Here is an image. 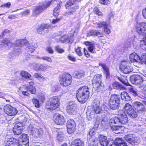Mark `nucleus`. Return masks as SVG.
Masks as SVG:
<instances>
[{"label":"nucleus","instance_id":"nucleus-38","mask_svg":"<svg viewBox=\"0 0 146 146\" xmlns=\"http://www.w3.org/2000/svg\"><path fill=\"white\" fill-rule=\"evenodd\" d=\"M128 114L129 116L132 118H136L137 116V113L134 110L131 111L130 112H129Z\"/></svg>","mask_w":146,"mask_h":146},{"label":"nucleus","instance_id":"nucleus-33","mask_svg":"<svg viewBox=\"0 0 146 146\" xmlns=\"http://www.w3.org/2000/svg\"><path fill=\"white\" fill-rule=\"evenodd\" d=\"M21 75L22 77L26 79H28L32 80L31 79V75L27 72L25 71H22L21 73Z\"/></svg>","mask_w":146,"mask_h":146},{"label":"nucleus","instance_id":"nucleus-58","mask_svg":"<svg viewBox=\"0 0 146 146\" xmlns=\"http://www.w3.org/2000/svg\"><path fill=\"white\" fill-rule=\"evenodd\" d=\"M46 50V51L50 54H52L53 52V50L50 46H48L47 47Z\"/></svg>","mask_w":146,"mask_h":146},{"label":"nucleus","instance_id":"nucleus-42","mask_svg":"<svg viewBox=\"0 0 146 146\" xmlns=\"http://www.w3.org/2000/svg\"><path fill=\"white\" fill-rule=\"evenodd\" d=\"M27 89L33 94H35L36 92V89L35 87L33 86H29L27 87Z\"/></svg>","mask_w":146,"mask_h":146},{"label":"nucleus","instance_id":"nucleus-56","mask_svg":"<svg viewBox=\"0 0 146 146\" xmlns=\"http://www.w3.org/2000/svg\"><path fill=\"white\" fill-rule=\"evenodd\" d=\"M129 62L128 61L124 60L122 61L121 63V65L120 66V69L121 68V67L123 66H127V64Z\"/></svg>","mask_w":146,"mask_h":146},{"label":"nucleus","instance_id":"nucleus-63","mask_svg":"<svg viewBox=\"0 0 146 146\" xmlns=\"http://www.w3.org/2000/svg\"><path fill=\"white\" fill-rule=\"evenodd\" d=\"M16 141L17 144H16V145H14V146H29V144H21V145H19V140H17Z\"/></svg>","mask_w":146,"mask_h":146},{"label":"nucleus","instance_id":"nucleus-26","mask_svg":"<svg viewBox=\"0 0 146 146\" xmlns=\"http://www.w3.org/2000/svg\"><path fill=\"white\" fill-rule=\"evenodd\" d=\"M29 42L26 39L19 40L16 41L15 45L16 46H21L23 45H27Z\"/></svg>","mask_w":146,"mask_h":146},{"label":"nucleus","instance_id":"nucleus-41","mask_svg":"<svg viewBox=\"0 0 146 146\" xmlns=\"http://www.w3.org/2000/svg\"><path fill=\"white\" fill-rule=\"evenodd\" d=\"M129 91L132 95L134 97H137L139 96L138 92L133 88H130Z\"/></svg>","mask_w":146,"mask_h":146},{"label":"nucleus","instance_id":"nucleus-47","mask_svg":"<svg viewBox=\"0 0 146 146\" xmlns=\"http://www.w3.org/2000/svg\"><path fill=\"white\" fill-rule=\"evenodd\" d=\"M64 139V136L63 133L61 134L58 133V135L57 137V139L59 141H62Z\"/></svg>","mask_w":146,"mask_h":146},{"label":"nucleus","instance_id":"nucleus-14","mask_svg":"<svg viewBox=\"0 0 146 146\" xmlns=\"http://www.w3.org/2000/svg\"><path fill=\"white\" fill-rule=\"evenodd\" d=\"M52 1L50 2H48L46 4H43L41 6H38L33 11V14L35 15L39 14L43 11L48 7Z\"/></svg>","mask_w":146,"mask_h":146},{"label":"nucleus","instance_id":"nucleus-13","mask_svg":"<svg viewBox=\"0 0 146 146\" xmlns=\"http://www.w3.org/2000/svg\"><path fill=\"white\" fill-rule=\"evenodd\" d=\"M23 124L21 123H18L15 124L13 129L14 134L19 136L23 129Z\"/></svg>","mask_w":146,"mask_h":146},{"label":"nucleus","instance_id":"nucleus-4","mask_svg":"<svg viewBox=\"0 0 146 146\" xmlns=\"http://www.w3.org/2000/svg\"><path fill=\"white\" fill-rule=\"evenodd\" d=\"M119 102L120 97L119 96L115 94L112 95L109 101L110 108L113 110L118 108Z\"/></svg>","mask_w":146,"mask_h":146},{"label":"nucleus","instance_id":"nucleus-44","mask_svg":"<svg viewBox=\"0 0 146 146\" xmlns=\"http://www.w3.org/2000/svg\"><path fill=\"white\" fill-rule=\"evenodd\" d=\"M32 102L33 104L36 108H38L40 107V104L39 103V101L38 99L33 98L32 99Z\"/></svg>","mask_w":146,"mask_h":146},{"label":"nucleus","instance_id":"nucleus-31","mask_svg":"<svg viewBox=\"0 0 146 146\" xmlns=\"http://www.w3.org/2000/svg\"><path fill=\"white\" fill-rule=\"evenodd\" d=\"M121 72L125 74H128L132 71V68L129 66H123L120 69Z\"/></svg>","mask_w":146,"mask_h":146},{"label":"nucleus","instance_id":"nucleus-2","mask_svg":"<svg viewBox=\"0 0 146 146\" xmlns=\"http://www.w3.org/2000/svg\"><path fill=\"white\" fill-rule=\"evenodd\" d=\"M111 129L115 133H120L122 126L119 116L112 117L109 121Z\"/></svg>","mask_w":146,"mask_h":146},{"label":"nucleus","instance_id":"nucleus-3","mask_svg":"<svg viewBox=\"0 0 146 146\" xmlns=\"http://www.w3.org/2000/svg\"><path fill=\"white\" fill-rule=\"evenodd\" d=\"M130 80L133 84H140L139 87L141 90H144L143 97L146 98V85H143V86L141 84L143 81L142 78L140 76L136 75L131 76L130 78Z\"/></svg>","mask_w":146,"mask_h":146},{"label":"nucleus","instance_id":"nucleus-34","mask_svg":"<svg viewBox=\"0 0 146 146\" xmlns=\"http://www.w3.org/2000/svg\"><path fill=\"white\" fill-rule=\"evenodd\" d=\"M113 88H114L122 90L124 89V87L122 85L117 82H115L113 83L112 84Z\"/></svg>","mask_w":146,"mask_h":146},{"label":"nucleus","instance_id":"nucleus-57","mask_svg":"<svg viewBox=\"0 0 146 146\" xmlns=\"http://www.w3.org/2000/svg\"><path fill=\"white\" fill-rule=\"evenodd\" d=\"M76 51L77 54L79 56H82V53L81 51V48L78 47L76 50Z\"/></svg>","mask_w":146,"mask_h":146},{"label":"nucleus","instance_id":"nucleus-52","mask_svg":"<svg viewBox=\"0 0 146 146\" xmlns=\"http://www.w3.org/2000/svg\"><path fill=\"white\" fill-rule=\"evenodd\" d=\"M95 133V128H93L90 129L89 131V135L91 136H93Z\"/></svg>","mask_w":146,"mask_h":146},{"label":"nucleus","instance_id":"nucleus-23","mask_svg":"<svg viewBox=\"0 0 146 146\" xmlns=\"http://www.w3.org/2000/svg\"><path fill=\"white\" fill-rule=\"evenodd\" d=\"M98 138L101 145L103 146H108L109 142L106 136L100 135L98 136Z\"/></svg>","mask_w":146,"mask_h":146},{"label":"nucleus","instance_id":"nucleus-20","mask_svg":"<svg viewBox=\"0 0 146 146\" xmlns=\"http://www.w3.org/2000/svg\"><path fill=\"white\" fill-rule=\"evenodd\" d=\"M42 133L41 129L33 127L31 131L32 135L34 137L37 138L40 137Z\"/></svg>","mask_w":146,"mask_h":146},{"label":"nucleus","instance_id":"nucleus-53","mask_svg":"<svg viewBox=\"0 0 146 146\" xmlns=\"http://www.w3.org/2000/svg\"><path fill=\"white\" fill-rule=\"evenodd\" d=\"M55 50L58 53H62L64 52V50L58 46H56L55 47Z\"/></svg>","mask_w":146,"mask_h":146},{"label":"nucleus","instance_id":"nucleus-50","mask_svg":"<svg viewBox=\"0 0 146 146\" xmlns=\"http://www.w3.org/2000/svg\"><path fill=\"white\" fill-rule=\"evenodd\" d=\"M94 11L95 14L100 16H102L103 14L100 11L97 7L94 8Z\"/></svg>","mask_w":146,"mask_h":146},{"label":"nucleus","instance_id":"nucleus-10","mask_svg":"<svg viewBox=\"0 0 146 146\" xmlns=\"http://www.w3.org/2000/svg\"><path fill=\"white\" fill-rule=\"evenodd\" d=\"M102 75L98 74L95 75L93 80V85L95 88H99L101 85L102 82Z\"/></svg>","mask_w":146,"mask_h":146},{"label":"nucleus","instance_id":"nucleus-5","mask_svg":"<svg viewBox=\"0 0 146 146\" xmlns=\"http://www.w3.org/2000/svg\"><path fill=\"white\" fill-rule=\"evenodd\" d=\"M50 100L46 104V107L47 109L53 110L58 107L59 99L57 97H53L51 98Z\"/></svg>","mask_w":146,"mask_h":146},{"label":"nucleus","instance_id":"nucleus-22","mask_svg":"<svg viewBox=\"0 0 146 146\" xmlns=\"http://www.w3.org/2000/svg\"><path fill=\"white\" fill-rule=\"evenodd\" d=\"M66 110L68 113L70 114L74 115L76 112V106L75 104L70 105L67 107Z\"/></svg>","mask_w":146,"mask_h":146},{"label":"nucleus","instance_id":"nucleus-17","mask_svg":"<svg viewBox=\"0 0 146 146\" xmlns=\"http://www.w3.org/2000/svg\"><path fill=\"white\" fill-rule=\"evenodd\" d=\"M133 104L135 108L137 110L138 113H140L141 115L144 113L145 110L142 104L139 102H134Z\"/></svg>","mask_w":146,"mask_h":146},{"label":"nucleus","instance_id":"nucleus-28","mask_svg":"<svg viewBox=\"0 0 146 146\" xmlns=\"http://www.w3.org/2000/svg\"><path fill=\"white\" fill-rule=\"evenodd\" d=\"M18 140L17 139H16L15 138L12 137H7L6 138V141H7L6 144V145H11L12 144H15L16 145L17 144L16 142V140Z\"/></svg>","mask_w":146,"mask_h":146},{"label":"nucleus","instance_id":"nucleus-16","mask_svg":"<svg viewBox=\"0 0 146 146\" xmlns=\"http://www.w3.org/2000/svg\"><path fill=\"white\" fill-rule=\"evenodd\" d=\"M118 116L119 118L121 125L122 124H125L127 123L128 121V118L125 113L123 111L121 110L119 111Z\"/></svg>","mask_w":146,"mask_h":146},{"label":"nucleus","instance_id":"nucleus-36","mask_svg":"<svg viewBox=\"0 0 146 146\" xmlns=\"http://www.w3.org/2000/svg\"><path fill=\"white\" fill-rule=\"evenodd\" d=\"M3 45L7 49H9L12 46L14 45L12 43L7 41H4Z\"/></svg>","mask_w":146,"mask_h":146},{"label":"nucleus","instance_id":"nucleus-40","mask_svg":"<svg viewBox=\"0 0 146 146\" xmlns=\"http://www.w3.org/2000/svg\"><path fill=\"white\" fill-rule=\"evenodd\" d=\"M89 51L93 53H96L95 45L94 44H92L90 45L88 47Z\"/></svg>","mask_w":146,"mask_h":146},{"label":"nucleus","instance_id":"nucleus-9","mask_svg":"<svg viewBox=\"0 0 146 146\" xmlns=\"http://www.w3.org/2000/svg\"><path fill=\"white\" fill-rule=\"evenodd\" d=\"M124 138L128 142L134 145L139 141V138L133 134H129L125 136Z\"/></svg>","mask_w":146,"mask_h":146},{"label":"nucleus","instance_id":"nucleus-54","mask_svg":"<svg viewBox=\"0 0 146 146\" xmlns=\"http://www.w3.org/2000/svg\"><path fill=\"white\" fill-rule=\"evenodd\" d=\"M140 62L146 64V54L142 55L141 57Z\"/></svg>","mask_w":146,"mask_h":146},{"label":"nucleus","instance_id":"nucleus-18","mask_svg":"<svg viewBox=\"0 0 146 146\" xmlns=\"http://www.w3.org/2000/svg\"><path fill=\"white\" fill-rule=\"evenodd\" d=\"M97 26L99 28H102L104 29L105 32L107 34H109L111 32L110 30L109 29L108 24L105 21H100L97 24Z\"/></svg>","mask_w":146,"mask_h":146},{"label":"nucleus","instance_id":"nucleus-8","mask_svg":"<svg viewBox=\"0 0 146 146\" xmlns=\"http://www.w3.org/2000/svg\"><path fill=\"white\" fill-rule=\"evenodd\" d=\"M102 111V108L99 106V104H96L93 108L90 107L88 108L86 114L87 115L91 116L95 113L100 114Z\"/></svg>","mask_w":146,"mask_h":146},{"label":"nucleus","instance_id":"nucleus-6","mask_svg":"<svg viewBox=\"0 0 146 146\" xmlns=\"http://www.w3.org/2000/svg\"><path fill=\"white\" fill-rule=\"evenodd\" d=\"M71 76L68 74H64L60 77V82L61 85L66 86L70 85L72 82Z\"/></svg>","mask_w":146,"mask_h":146},{"label":"nucleus","instance_id":"nucleus-24","mask_svg":"<svg viewBox=\"0 0 146 146\" xmlns=\"http://www.w3.org/2000/svg\"><path fill=\"white\" fill-rule=\"evenodd\" d=\"M129 58L131 62H140L141 61V57H139L135 53L131 54L129 56Z\"/></svg>","mask_w":146,"mask_h":146},{"label":"nucleus","instance_id":"nucleus-49","mask_svg":"<svg viewBox=\"0 0 146 146\" xmlns=\"http://www.w3.org/2000/svg\"><path fill=\"white\" fill-rule=\"evenodd\" d=\"M124 142V141L121 139L117 138L115 139V143L116 145L118 146L120 145V144L122 143H123Z\"/></svg>","mask_w":146,"mask_h":146},{"label":"nucleus","instance_id":"nucleus-39","mask_svg":"<svg viewBox=\"0 0 146 146\" xmlns=\"http://www.w3.org/2000/svg\"><path fill=\"white\" fill-rule=\"evenodd\" d=\"M47 68L45 66H44L42 65L37 64L35 66V69L36 70H46Z\"/></svg>","mask_w":146,"mask_h":146},{"label":"nucleus","instance_id":"nucleus-1","mask_svg":"<svg viewBox=\"0 0 146 146\" xmlns=\"http://www.w3.org/2000/svg\"><path fill=\"white\" fill-rule=\"evenodd\" d=\"M90 93L87 86H84L79 88L76 93V96L78 101L81 103H84L88 99Z\"/></svg>","mask_w":146,"mask_h":146},{"label":"nucleus","instance_id":"nucleus-64","mask_svg":"<svg viewBox=\"0 0 146 146\" xmlns=\"http://www.w3.org/2000/svg\"><path fill=\"white\" fill-rule=\"evenodd\" d=\"M53 15L55 17H56L58 15V12L57 11L56 8H55L54 9Z\"/></svg>","mask_w":146,"mask_h":146},{"label":"nucleus","instance_id":"nucleus-37","mask_svg":"<svg viewBox=\"0 0 146 146\" xmlns=\"http://www.w3.org/2000/svg\"><path fill=\"white\" fill-rule=\"evenodd\" d=\"M124 109L128 114L129 113V112H130L131 111L133 110L131 106L128 103L126 104L125 105Z\"/></svg>","mask_w":146,"mask_h":146},{"label":"nucleus","instance_id":"nucleus-59","mask_svg":"<svg viewBox=\"0 0 146 146\" xmlns=\"http://www.w3.org/2000/svg\"><path fill=\"white\" fill-rule=\"evenodd\" d=\"M100 3L103 5H107L110 3V1L108 0H100Z\"/></svg>","mask_w":146,"mask_h":146},{"label":"nucleus","instance_id":"nucleus-15","mask_svg":"<svg viewBox=\"0 0 146 146\" xmlns=\"http://www.w3.org/2000/svg\"><path fill=\"white\" fill-rule=\"evenodd\" d=\"M53 120L55 123L58 125H62L65 121L64 117L58 113H56L53 117Z\"/></svg>","mask_w":146,"mask_h":146},{"label":"nucleus","instance_id":"nucleus-55","mask_svg":"<svg viewBox=\"0 0 146 146\" xmlns=\"http://www.w3.org/2000/svg\"><path fill=\"white\" fill-rule=\"evenodd\" d=\"M68 59L73 62H75L76 61L75 58L71 54H69L68 56Z\"/></svg>","mask_w":146,"mask_h":146},{"label":"nucleus","instance_id":"nucleus-27","mask_svg":"<svg viewBox=\"0 0 146 146\" xmlns=\"http://www.w3.org/2000/svg\"><path fill=\"white\" fill-rule=\"evenodd\" d=\"M121 99L125 101H129L131 100V97L128 93L126 92H123L121 94Z\"/></svg>","mask_w":146,"mask_h":146},{"label":"nucleus","instance_id":"nucleus-7","mask_svg":"<svg viewBox=\"0 0 146 146\" xmlns=\"http://www.w3.org/2000/svg\"><path fill=\"white\" fill-rule=\"evenodd\" d=\"M136 32L141 36L146 35V23L144 22L137 23L135 25Z\"/></svg>","mask_w":146,"mask_h":146},{"label":"nucleus","instance_id":"nucleus-46","mask_svg":"<svg viewBox=\"0 0 146 146\" xmlns=\"http://www.w3.org/2000/svg\"><path fill=\"white\" fill-rule=\"evenodd\" d=\"M76 9L75 8H73L70 9L68 11L66 12L65 15H70L73 14L75 11Z\"/></svg>","mask_w":146,"mask_h":146},{"label":"nucleus","instance_id":"nucleus-45","mask_svg":"<svg viewBox=\"0 0 146 146\" xmlns=\"http://www.w3.org/2000/svg\"><path fill=\"white\" fill-rule=\"evenodd\" d=\"M119 80L121 81L123 84H124L126 86H130V84L128 82L127 80L126 79H124L122 78H118Z\"/></svg>","mask_w":146,"mask_h":146},{"label":"nucleus","instance_id":"nucleus-43","mask_svg":"<svg viewBox=\"0 0 146 146\" xmlns=\"http://www.w3.org/2000/svg\"><path fill=\"white\" fill-rule=\"evenodd\" d=\"M36 47V45L35 43H33L32 44L29 46L28 48L29 51L32 52L35 50V48Z\"/></svg>","mask_w":146,"mask_h":146},{"label":"nucleus","instance_id":"nucleus-21","mask_svg":"<svg viewBox=\"0 0 146 146\" xmlns=\"http://www.w3.org/2000/svg\"><path fill=\"white\" fill-rule=\"evenodd\" d=\"M51 26L48 24H42L40 25L37 29V31L38 34H44V30L45 29H51Z\"/></svg>","mask_w":146,"mask_h":146},{"label":"nucleus","instance_id":"nucleus-61","mask_svg":"<svg viewBox=\"0 0 146 146\" xmlns=\"http://www.w3.org/2000/svg\"><path fill=\"white\" fill-rule=\"evenodd\" d=\"M11 5V4L10 2H8L6 3L3 5H2L1 6V7H7V8H9L10 7V6Z\"/></svg>","mask_w":146,"mask_h":146},{"label":"nucleus","instance_id":"nucleus-35","mask_svg":"<svg viewBox=\"0 0 146 146\" xmlns=\"http://www.w3.org/2000/svg\"><path fill=\"white\" fill-rule=\"evenodd\" d=\"M83 73L81 71H77L74 72V76L76 78H80L84 76Z\"/></svg>","mask_w":146,"mask_h":146},{"label":"nucleus","instance_id":"nucleus-12","mask_svg":"<svg viewBox=\"0 0 146 146\" xmlns=\"http://www.w3.org/2000/svg\"><path fill=\"white\" fill-rule=\"evenodd\" d=\"M4 111L5 113L10 116L15 115L17 112L15 108L9 105H7L5 107Z\"/></svg>","mask_w":146,"mask_h":146},{"label":"nucleus","instance_id":"nucleus-32","mask_svg":"<svg viewBox=\"0 0 146 146\" xmlns=\"http://www.w3.org/2000/svg\"><path fill=\"white\" fill-rule=\"evenodd\" d=\"M84 143L80 139H77L74 140L72 142L71 146H83Z\"/></svg>","mask_w":146,"mask_h":146},{"label":"nucleus","instance_id":"nucleus-51","mask_svg":"<svg viewBox=\"0 0 146 146\" xmlns=\"http://www.w3.org/2000/svg\"><path fill=\"white\" fill-rule=\"evenodd\" d=\"M76 0H69L66 3V7L67 8L68 7L71 6L74 4Z\"/></svg>","mask_w":146,"mask_h":146},{"label":"nucleus","instance_id":"nucleus-29","mask_svg":"<svg viewBox=\"0 0 146 146\" xmlns=\"http://www.w3.org/2000/svg\"><path fill=\"white\" fill-rule=\"evenodd\" d=\"M59 40H57L58 42H60L62 43H64L66 42H72L71 37H60Z\"/></svg>","mask_w":146,"mask_h":146},{"label":"nucleus","instance_id":"nucleus-62","mask_svg":"<svg viewBox=\"0 0 146 146\" xmlns=\"http://www.w3.org/2000/svg\"><path fill=\"white\" fill-rule=\"evenodd\" d=\"M17 15H10L9 16L8 18L10 19H14L17 18Z\"/></svg>","mask_w":146,"mask_h":146},{"label":"nucleus","instance_id":"nucleus-60","mask_svg":"<svg viewBox=\"0 0 146 146\" xmlns=\"http://www.w3.org/2000/svg\"><path fill=\"white\" fill-rule=\"evenodd\" d=\"M38 98L42 102H44L45 99V97L43 94H41L39 96Z\"/></svg>","mask_w":146,"mask_h":146},{"label":"nucleus","instance_id":"nucleus-19","mask_svg":"<svg viewBox=\"0 0 146 146\" xmlns=\"http://www.w3.org/2000/svg\"><path fill=\"white\" fill-rule=\"evenodd\" d=\"M18 140H19V145L21 144H28L29 142V137L26 134H23L19 136Z\"/></svg>","mask_w":146,"mask_h":146},{"label":"nucleus","instance_id":"nucleus-25","mask_svg":"<svg viewBox=\"0 0 146 146\" xmlns=\"http://www.w3.org/2000/svg\"><path fill=\"white\" fill-rule=\"evenodd\" d=\"M100 66L102 67L104 70V73L106 75L107 78H109L110 76V72H109V68L108 66L105 64L101 62L99 64Z\"/></svg>","mask_w":146,"mask_h":146},{"label":"nucleus","instance_id":"nucleus-30","mask_svg":"<svg viewBox=\"0 0 146 146\" xmlns=\"http://www.w3.org/2000/svg\"><path fill=\"white\" fill-rule=\"evenodd\" d=\"M88 36H102V34L100 32L96 30H91L88 33Z\"/></svg>","mask_w":146,"mask_h":146},{"label":"nucleus","instance_id":"nucleus-11","mask_svg":"<svg viewBox=\"0 0 146 146\" xmlns=\"http://www.w3.org/2000/svg\"><path fill=\"white\" fill-rule=\"evenodd\" d=\"M76 124L74 120L72 119L68 120L67 123V127L68 133L71 134L75 130Z\"/></svg>","mask_w":146,"mask_h":146},{"label":"nucleus","instance_id":"nucleus-48","mask_svg":"<svg viewBox=\"0 0 146 146\" xmlns=\"http://www.w3.org/2000/svg\"><path fill=\"white\" fill-rule=\"evenodd\" d=\"M40 59L50 63H51L52 62V60L51 58L47 56H45L42 57H41Z\"/></svg>","mask_w":146,"mask_h":146}]
</instances>
